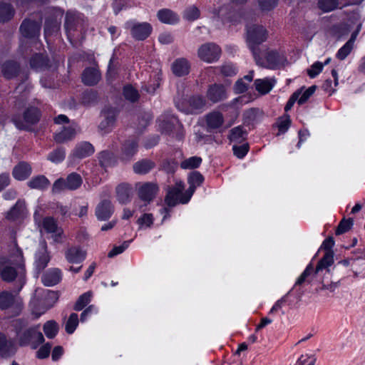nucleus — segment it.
I'll list each match as a JSON object with an SVG mask.
<instances>
[{"instance_id":"27","label":"nucleus","mask_w":365,"mask_h":365,"mask_svg":"<svg viewBox=\"0 0 365 365\" xmlns=\"http://www.w3.org/2000/svg\"><path fill=\"white\" fill-rule=\"evenodd\" d=\"M155 166L153 161L149 159H143L136 163L133 165V169L135 173L138 175H145L153 170Z\"/></svg>"},{"instance_id":"31","label":"nucleus","mask_w":365,"mask_h":365,"mask_svg":"<svg viewBox=\"0 0 365 365\" xmlns=\"http://www.w3.org/2000/svg\"><path fill=\"white\" fill-rule=\"evenodd\" d=\"M27 185L31 189L44 190L49 186L50 182L44 175H37L29 180Z\"/></svg>"},{"instance_id":"21","label":"nucleus","mask_w":365,"mask_h":365,"mask_svg":"<svg viewBox=\"0 0 365 365\" xmlns=\"http://www.w3.org/2000/svg\"><path fill=\"white\" fill-rule=\"evenodd\" d=\"M61 279V272L58 268L48 269L41 277L42 283L47 287L57 284Z\"/></svg>"},{"instance_id":"28","label":"nucleus","mask_w":365,"mask_h":365,"mask_svg":"<svg viewBox=\"0 0 365 365\" xmlns=\"http://www.w3.org/2000/svg\"><path fill=\"white\" fill-rule=\"evenodd\" d=\"M276 81L273 78L256 79L255 86L256 90L261 94L268 93L274 87Z\"/></svg>"},{"instance_id":"56","label":"nucleus","mask_w":365,"mask_h":365,"mask_svg":"<svg viewBox=\"0 0 365 365\" xmlns=\"http://www.w3.org/2000/svg\"><path fill=\"white\" fill-rule=\"evenodd\" d=\"M190 105L195 109H202L206 105V101L202 96H194L190 99Z\"/></svg>"},{"instance_id":"37","label":"nucleus","mask_w":365,"mask_h":365,"mask_svg":"<svg viewBox=\"0 0 365 365\" xmlns=\"http://www.w3.org/2000/svg\"><path fill=\"white\" fill-rule=\"evenodd\" d=\"M98 161L101 167L107 168L115 164L114 155L108 150H103L98 154Z\"/></svg>"},{"instance_id":"63","label":"nucleus","mask_w":365,"mask_h":365,"mask_svg":"<svg viewBox=\"0 0 365 365\" xmlns=\"http://www.w3.org/2000/svg\"><path fill=\"white\" fill-rule=\"evenodd\" d=\"M300 94H301V91H297L296 92H294L291 96V97L289 98V99L287 102V104H286V106L284 107L285 111L287 112V111H289V110L292 109V108L293 107L294 103L297 101H298V98H299V96Z\"/></svg>"},{"instance_id":"46","label":"nucleus","mask_w":365,"mask_h":365,"mask_svg":"<svg viewBox=\"0 0 365 365\" xmlns=\"http://www.w3.org/2000/svg\"><path fill=\"white\" fill-rule=\"evenodd\" d=\"M66 152L62 148H57L51 152L47 159L53 163H59L65 159Z\"/></svg>"},{"instance_id":"55","label":"nucleus","mask_w":365,"mask_h":365,"mask_svg":"<svg viewBox=\"0 0 365 365\" xmlns=\"http://www.w3.org/2000/svg\"><path fill=\"white\" fill-rule=\"evenodd\" d=\"M234 155L238 158H243L249 150V145L244 143L241 145H233L232 147Z\"/></svg>"},{"instance_id":"47","label":"nucleus","mask_w":365,"mask_h":365,"mask_svg":"<svg viewBox=\"0 0 365 365\" xmlns=\"http://www.w3.org/2000/svg\"><path fill=\"white\" fill-rule=\"evenodd\" d=\"M91 297L92 293L91 292H87L81 295L74 305V309L76 311L82 310L91 302Z\"/></svg>"},{"instance_id":"19","label":"nucleus","mask_w":365,"mask_h":365,"mask_svg":"<svg viewBox=\"0 0 365 365\" xmlns=\"http://www.w3.org/2000/svg\"><path fill=\"white\" fill-rule=\"evenodd\" d=\"M82 81L87 86H94L101 80L100 71L93 67L86 68L82 73Z\"/></svg>"},{"instance_id":"16","label":"nucleus","mask_w":365,"mask_h":365,"mask_svg":"<svg viewBox=\"0 0 365 365\" xmlns=\"http://www.w3.org/2000/svg\"><path fill=\"white\" fill-rule=\"evenodd\" d=\"M86 251L81 247L73 246L68 248L65 252V257L69 263H81L86 257Z\"/></svg>"},{"instance_id":"26","label":"nucleus","mask_w":365,"mask_h":365,"mask_svg":"<svg viewBox=\"0 0 365 365\" xmlns=\"http://www.w3.org/2000/svg\"><path fill=\"white\" fill-rule=\"evenodd\" d=\"M94 153L93 146L88 142H81L76 145L73 155L78 158H84Z\"/></svg>"},{"instance_id":"52","label":"nucleus","mask_w":365,"mask_h":365,"mask_svg":"<svg viewBox=\"0 0 365 365\" xmlns=\"http://www.w3.org/2000/svg\"><path fill=\"white\" fill-rule=\"evenodd\" d=\"M60 23L56 20H47L45 23L44 32L48 36L53 32H57L59 29Z\"/></svg>"},{"instance_id":"7","label":"nucleus","mask_w":365,"mask_h":365,"mask_svg":"<svg viewBox=\"0 0 365 365\" xmlns=\"http://www.w3.org/2000/svg\"><path fill=\"white\" fill-rule=\"evenodd\" d=\"M185 185L182 181L177 180L173 186H168L166 189V195L165 202L169 207H174L178 203L186 204L188 202H184L187 196V190L183 192Z\"/></svg>"},{"instance_id":"44","label":"nucleus","mask_w":365,"mask_h":365,"mask_svg":"<svg viewBox=\"0 0 365 365\" xmlns=\"http://www.w3.org/2000/svg\"><path fill=\"white\" fill-rule=\"evenodd\" d=\"M247 133L241 126H237L230 130V139L231 141L240 143L246 138Z\"/></svg>"},{"instance_id":"30","label":"nucleus","mask_w":365,"mask_h":365,"mask_svg":"<svg viewBox=\"0 0 365 365\" xmlns=\"http://www.w3.org/2000/svg\"><path fill=\"white\" fill-rule=\"evenodd\" d=\"M15 353V348L11 341L6 339L3 334H0V354L6 357Z\"/></svg>"},{"instance_id":"12","label":"nucleus","mask_w":365,"mask_h":365,"mask_svg":"<svg viewBox=\"0 0 365 365\" xmlns=\"http://www.w3.org/2000/svg\"><path fill=\"white\" fill-rule=\"evenodd\" d=\"M206 97L207 100L212 103H217L225 100L227 97L225 86L222 84L217 83L209 86L206 93Z\"/></svg>"},{"instance_id":"50","label":"nucleus","mask_w":365,"mask_h":365,"mask_svg":"<svg viewBox=\"0 0 365 365\" xmlns=\"http://www.w3.org/2000/svg\"><path fill=\"white\" fill-rule=\"evenodd\" d=\"M78 324V316L76 313H72L66 322V331L68 334H72Z\"/></svg>"},{"instance_id":"40","label":"nucleus","mask_w":365,"mask_h":365,"mask_svg":"<svg viewBox=\"0 0 365 365\" xmlns=\"http://www.w3.org/2000/svg\"><path fill=\"white\" fill-rule=\"evenodd\" d=\"M123 94L127 101L132 103L136 102L140 97L138 90L130 85H126L124 86Z\"/></svg>"},{"instance_id":"41","label":"nucleus","mask_w":365,"mask_h":365,"mask_svg":"<svg viewBox=\"0 0 365 365\" xmlns=\"http://www.w3.org/2000/svg\"><path fill=\"white\" fill-rule=\"evenodd\" d=\"M43 331L47 338L53 339L58 331V324L53 320L48 321L43 325Z\"/></svg>"},{"instance_id":"22","label":"nucleus","mask_w":365,"mask_h":365,"mask_svg":"<svg viewBox=\"0 0 365 365\" xmlns=\"http://www.w3.org/2000/svg\"><path fill=\"white\" fill-rule=\"evenodd\" d=\"M190 68L188 61L184 58L176 59L171 67L173 73L179 77L187 75L190 72Z\"/></svg>"},{"instance_id":"60","label":"nucleus","mask_w":365,"mask_h":365,"mask_svg":"<svg viewBox=\"0 0 365 365\" xmlns=\"http://www.w3.org/2000/svg\"><path fill=\"white\" fill-rule=\"evenodd\" d=\"M129 241H125L121 245L113 247L108 254V257H113L122 253L129 245Z\"/></svg>"},{"instance_id":"39","label":"nucleus","mask_w":365,"mask_h":365,"mask_svg":"<svg viewBox=\"0 0 365 365\" xmlns=\"http://www.w3.org/2000/svg\"><path fill=\"white\" fill-rule=\"evenodd\" d=\"M24 207V202L18 201L15 205L7 212L6 218L10 220H16L23 212Z\"/></svg>"},{"instance_id":"49","label":"nucleus","mask_w":365,"mask_h":365,"mask_svg":"<svg viewBox=\"0 0 365 365\" xmlns=\"http://www.w3.org/2000/svg\"><path fill=\"white\" fill-rule=\"evenodd\" d=\"M200 16V11L195 6L187 8L184 11V18L190 21L197 19Z\"/></svg>"},{"instance_id":"35","label":"nucleus","mask_w":365,"mask_h":365,"mask_svg":"<svg viewBox=\"0 0 365 365\" xmlns=\"http://www.w3.org/2000/svg\"><path fill=\"white\" fill-rule=\"evenodd\" d=\"M14 14L12 6L4 0H0V22L9 21Z\"/></svg>"},{"instance_id":"58","label":"nucleus","mask_w":365,"mask_h":365,"mask_svg":"<svg viewBox=\"0 0 365 365\" xmlns=\"http://www.w3.org/2000/svg\"><path fill=\"white\" fill-rule=\"evenodd\" d=\"M323 67L322 63L317 61L307 70V73L310 78H314L322 71Z\"/></svg>"},{"instance_id":"13","label":"nucleus","mask_w":365,"mask_h":365,"mask_svg":"<svg viewBox=\"0 0 365 365\" xmlns=\"http://www.w3.org/2000/svg\"><path fill=\"white\" fill-rule=\"evenodd\" d=\"M159 187L154 182H145L138 189V197L145 204L150 203L155 197Z\"/></svg>"},{"instance_id":"62","label":"nucleus","mask_w":365,"mask_h":365,"mask_svg":"<svg viewBox=\"0 0 365 365\" xmlns=\"http://www.w3.org/2000/svg\"><path fill=\"white\" fill-rule=\"evenodd\" d=\"M51 349V345L48 343L41 346L36 352L38 359H45L49 356Z\"/></svg>"},{"instance_id":"42","label":"nucleus","mask_w":365,"mask_h":365,"mask_svg":"<svg viewBox=\"0 0 365 365\" xmlns=\"http://www.w3.org/2000/svg\"><path fill=\"white\" fill-rule=\"evenodd\" d=\"M202 163V158L197 156L190 157L182 160L180 167L182 169H194L198 168Z\"/></svg>"},{"instance_id":"23","label":"nucleus","mask_w":365,"mask_h":365,"mask_svg":"<svg viewBox=\"0 0 365 365\" xmlns=\"http://www.w3.org/2000/svg\"><path fill=\"white\" fill-rule=\"evenodd\" d=\"M138 143L135 139L126 140L122 147L121 158L123 160H130L138 151Z\"/></svg>"},{"instance_id":"9","label":"nucleus","mask_w":365,"mask_h":365,"mask_svg":"<svg viewBox=\"0 0 365 365\" xmlns=\"http://www.w3.org/2000/svg\"><path fill=\"white\" fill-rule=\"evenodd\" d=\"M220 48L214 43H206L200 46L197 51L198 57L207 63H212L219 59Z\"/></svg>"},{"instance_id":"15","label":"nucleus","mask_w":365,"mask_h":365,"mask_svg":"<svg viewBox=\"0 0 365 365\" xmlns=\"http://www.w3.org/2000/svg\"><path fill=\"white\" fill-rule=\"evenodd\" d=\"M40 29L41 24L39 22L25 19L20 26V31L24 37L32 38L38 36Z\"/></svg>"},{"instance_id":"57","label":"nucleus","mask_w":365,"mask_h":365,"mask_svg":"<svg viewBox=\"0 0 365 365\" xmlns=\"http://www.w3.org/2000/svg\"><path fill=\"white\" fill-rule=\"evenodd\" d=\"M334 245V238L332 237H329L327 238L322 243L321 246V249H324L326 250V252L324 255H326L327 253H331L332 256V264L334 263V252L331 251V248Z\"/></svg>"},{"instance_id":"51","label":"nucleus","mask_w":365,"mask_h":365,"mask_svg":"<svg viewBox=\"0 0 365 365\" xmlns=\"http://www.w3.org/2000/svg\"><path fill=\"white\" fill-rule=\"evenodd\" d=\"M353 223H354V221L351 218H349L348 220L343 219L339 222V224L336 228V235H339L346 232L351 228Z\"/></svg>"},{"instance_id":"32","label":"nucleus","mask_w":365,"mask_h":365,"mask_svg":"<svg viewBox=\"0 0 365 365\" xmlns=\"http://www.w3.org/2000/svg\"><path fill=\"white\" fill-rule=\"evenodd\" d=\"M30 65L34 69L43 70L48 67V60L43 54L36 53L31 58Z\"/></svg>"},{"instance_id":"11","label":"nucleus","mask_w":365,"mask_h":365,"mask_svg":"<svg viewBox=\"0 0 365 365\" xmlns=\"http://www.w3.org/2000/svg\"><path fill=\"white\" fill-rule=\"evenodd\" d=\"M50 259L51 256L48 251L47 244L45 240H42L35 252L34 265L36 269L39 272H41L47 267Z\"/></svg>"},{"instance_id":"10","label":"nucleus","mask_w":365,"mask_h":365,"mask_svg":"<svg viewBox=\"0 0 365 365\" xmlns=\"http://www.w3.org/2000/svg\"><path fill=\"white\" fill-rule=\"evenodd\" d=\"M42 229L46 233L51 235V237L55 242L61 243L63 242V230L52 217H46L43 219Z\"/></svg>"},{"instance_id":"24","label":"nucleus","mask_w":365,"mask_h":365,"mask_svg":"<svg viewBox=\"0 0 365 365\" xmlns=\"http://www.w3.org/2000/svg\"><path fill=\"white\" fill-rule=\"evenodd\" d=\"M1 72L6 78H13L19 73L20 66L14 61H6L1 66Z\"/></svg>"},{"instance_id":"36","label":"nucleus","mask_w":365,"mask_h":365,"mask_svg":"<svg viewBox=\"0 0 365 365\" xmlns=\"http://www.w3.org/2000/svg\"><path fill=\"white\" fill-rule=\"evenodd\" d=\"M66 181L67 189L69 190H74L78 189L81 185L83 182L81 176L76 173H72L69 174L67 176Z\"/></svg>"},{"instance_id":"20","label":"nucleus","mask_w":365,"mask_h":365,"mask_svg":"<svg viewBox=\"0 0 365 365\" xmlns=\"http://www.w3.org/2000/svg\"><path fill=\"white\" fill-rule=\"evenodd\" d=\"M31 165L24 161L18 163L13 169L12 175L17 180H24L31 174Z\"/></svg>"},{"instance_id":"33","label":"nucleus","mask_w":365,"mask_h":365,"mask_svg":"<svg viewBox=\"0 0 365 365\" xmlns=\"http://www.w3.org/2000/svg\"><path fill=\"white\" fill-rule=\"evenodd\" d=\"M346 5L340 6L339 0H318L317 6L324 13L331 12L337 9H342Z\"/></svg>"},{"instance_id":"54","label":"nucleus","mask_w":365,"mask_h":365,"mask_svg":"<svg viewBox=\"0 0 365 365\" xmlns=\"http://www.w3.org/2000/svg\"><path fill=\"white\" fill-rule=\"evenodd\" d=\"M153 220L154 218L152 214L145 213L138 218L137 222L140 227H150L153 224Z\"/></svg>"},{"instance_id":"8","label":"nucleus","mask_w":365,"mask_h":365,"mask_svg":"<svg viewBox=\"0 0 365 365\" xmlns=\"http://www.w3.org/2000/svg\"><path fill=\"white\" fill-rule=\"evenodd\" d=\"M125 27L130 31L132 37L137 41L146 39L151 34L153 28L148 22H137L128 21L125 23Z\"/></svg>"},{"instance_id":"18","label":"nucleus","mask_w":365,"mask_h":365,"mask_svg":"<svg viewBox=\"0 0 365 365\" xmlns=\"http://www.w3.org/2000/svg\"><path fill=\"white\" fill-rule=\"evenodd\" d=\"M203 176L197 171L192 172L188 178V183L190 185L187 190V197L184 202H189L197 187L200 186L203 182Z\"/></svg>"},{"instance_id":"4","label":"nucleus","mask_w":365,"mask_h":365,"mask_svg":"<svg viewBox=\"0 0 365 365\" xmlns=\"http://www.w3.org/2000/svg\"><path fill=\"white\" fill-rule=\"evenodd\" d=\"M252 54L258 66L269 69H274L284 66L286 61L283 54H280L274 50H267L263 54V57L260 56L258 51H255Z\"/></svg>"},{"instance_id":"14","label":"nucleus","mask_w":365,"mask_h":365,"mask_svg":"<svg viewBox=\"0 0 365 365\" xmlns=\"http://www.w3.org/2000/svg\"><path fill=\"white\" fill-rule=\"evenodd\" d=\"M206 129L212 132L220 128L224 123V116L218 110H213L205 115Z\"/></svg>"},{"instance_id":"45","label":"nucleus","mask_w":365,"mask_h":365,"mask_svg":"<svg viewBox=\"0 0 365 365\" xmlns=\"http://www.w3.org/2000/svg\"><path fill=\"white\" fill-rule=\"evenodd\" d=\"M354 38L351 37L337 52L336 57L344 60L350 53L354 46Z\"/></svg>"},{"instance_id":"48","label":"nucleus","mask_w":365,"mask_h":365,"mask_svg":"<svg viewBox=\"0 0 365 365\" xmlns=\"http://www.w3.org/2000/svg\"><path fill=\"white\" fill-rule=\"evenodd\" d=\"M258 7L262 12L273 10L278 4V0H257Z\"/></svg>"},{"instance_id":"64","label":"nucleus","mask_w":365,"mask_h":365,"mask_svg":"<svg viewBox=\"0 0 365 365\" xmlns=\"http://www.w3.org/2000/svg\"><path fill=\"white\" fill-rule=\"evenodd\" d=\"M158 41L162 44H169L173 41V37L168 32H163L158 36Z\"/></svg>"},{"instance_id":"38","label":"nucleus","mask_w":365,"mask_h":365,"mask_svg":"<svg viewBox=\"0 0 365 365\" xmlns=\"http://www.w3.org/2000/svg\"><path fill=\"white\" fill-rule=\"evenodd\" d=\"M260 111L257 108H250L243 113V122L245 125H250L257 121Z\"/></svg>"},{"instance_id":"59","label":"nucleus","mask_w":365,"mask_h":365,"mask_svg":"<svg viewBox=\"0 0 365 365\" xmlns=\"http://www.w3.org/2000/svg\"><path fill=\"white\" fill-rule=\"evenodd\" d=\"M97 99V95L93 91H87L83 93L81 98L82 103L84 105H90L95 102Z\"/></svg>"},{"instance_id":"17","label":"nucleus","mask_w":365,"mask_h":365,"mask_svg":"<svg viewBox=\"0 0 365 365\" xmlns=\"http://www.w3.org/2000/svg\"><path fill=\"white\" fill-rule=\"evenodd\" d=\"M114 207L110 200H102L96 208V216L98 220L105 221L109 219L113 215Z\"/></svg>"},{"instance_id":"5","label":"nucleus","mask_w":365,"mask_h":365,"mask_svg":"<svg viewBox=\"0 0 365 365\" xmlns=\"http://www.w3.org/2000/svg\"><path fill=\"white\" fill-rule=\"evenodd\" d=\"M40 120V111L34 107L28 108L23 116L16 115L12 118V122L19 130H30L32 125Z\"/></svg>"},{"instance_id":"34","label":"nucleus","mask_w":365,"mask_h":365,"mask_svg":"<svg viewBox=\"0 0 365 365\" xmlns=\"http://www.w3.org/2000/svg\"><path fill=\"white\" fill-rule=\"evenodd\" d=\"M131 187L125 183L118 185L116 187L118 200L122 203H126L130 200Z\"/></svg>"},{"instance_id":"2","label":"nucleus","mask_w":365,"mask_h":365,"mask_svg":"<svg viewBox=\"0 0 365 365\" xmlns=\"http://www.w3.org/2000/svg\"><path fill=\"white\" fill-rule=\"evenodd\" d=\"M25 265L22 251L16 247L6 258H0V277L6 282H11L17 277L20 281L25 278Z\"/></svg>"},{"instance_id":"25","label":"nucleus","mask_w":365,"mask_h":365,"mask_svg":"<svg viewBox=\"0 0 365 365\" xmlns=\"http://www.w3.org/2000/svg\"><path fill=\"white\" fill-rule=\"evenodd\" d=\"M76 135V130L74 127H63L62 130L55 133L54 140L57 143H64L72 140Z\"/></svg>"},{"instance_id":"61","label":"nucleus","mask_w":365,"mask_h":365,"mask_svg":"<svg viewBox=\"0 0 365 365\" xmlns=\"http://www.w3.org/2000/svg\"><path fill=\"white\" fill-rule=\"evenodd\" d=\"M65 190H68L66 179L60 178L55 181L52 187L53 192H59Z\"/></svg>"},{"instance_id":"43","label":"nucleus","mask_w":365,"mask_h":365,"mask_svg":"<svg viewBox=\"0 0 365 365\" xmlns=\"http://www.w3.org/2000/svg\"><path fill=\"white\" fill-rule=\"evenodd\" d=\"M14 302V296L8 292L0 293V309H6Z\"/></svg>"},{"instance_id":"6","label":"nucleus","mask_w":365,"mask_h":365,"mask_svg":"<svg viewBox=\"0 0 365 365\" xmlns=\"http://www.w3.org/2000/svg\"><path fill=\"white\" fill-rule=\"evenodd\" d=\"M267 38V31L262 25L253 24L247 27V41L252 53L259 51L257 46Z\"/></svg>"},{"instance_id":"29","label":"nucleus","mask_w":365,"mask_h":365,"mask_svg":"<svg viewBox=\"0 0 365 365\" xmlns=\"http://www.w3.org/2000/svg\"><path fill=\"white\" fill-rule=\"evenodd\" d=\"M157 16L162 23L168 24H173L179 21L178 15L168 9L159 10Z\"/></svg>"},{"instance_id":"1","label":"nucleus","mask_w":365,"mask_h":365,"mask_svg":"<svg viewBox=\"0 0 365 365\" xmlns=\"http://www.w3.org/2000/svg\"><path fill=\"white\" fill-rule=\"evenodd\" d=\"M332 265V256L331 253H327L318 262L314 268L312 264H309L304 272L297 279L294 287L312 284L316 282L322 284L323 289H328L334 292L338 287L339 282L329 283L324 279V277L330 274L329 267Z\"/></svg>"},{"instance_id":"3","label":"nucleus","mask_w":365,"mask_h":365,"mask_svg":"<svg viewBox=\"0 0 365 365\" xmlns=\"http://www.w3.org/2000/svg\"><path fill=\"white\" fill-rule=\"evenodd\" d=\"M14 327L16 329L19 344L22 346H30L35 349L44 341L43 336L39 331V326L22 330L26 327V324L21 319H16L14 321Z\"/></svg>"},{"instance_id":"53","label":"nucleus","mask_w":365,"mask_h":365,"mask_svg":"<svg viewBox=\"0 0 365 365\" xmlns=\"http://www.w3.org/2000/svg\"><path fill=\"white\" fill-rule=\"evenodd\" d=\"M316 88V86H312L306 89L303 93H302V90H299L301 91V94L298 98V103L299 105L304 103L313 95Z\"/></svg>"}]
</instances>
